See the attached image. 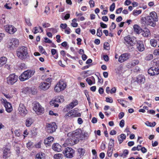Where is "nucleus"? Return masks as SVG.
Returning <instances> with one entry per match:
<instances>
[{
    "mask_svg": "<svg viewBox=\"0 0 159 159\" xmlns=\"http://www.w3.org/2000/svg\"><path fill=\"white\" fill-rule=\"evenodd\" d=\"M17 57L22 60H25L28 56V49L25 46H21L18 48L16 50Z\"/></svg>",
    "mask_w": 159,
    "mask_h": 159,
    "instance_id": "f257e3e1",
    "label": "nucleus"
},
{
    "mask_svg": "<svg viewBox=\"0 0 159 159\" xmlns=\"http://www.w3.org/2000/svg\"><path fill=\"white\" fill-rule=\"evenodd\" d=\"M86 134H88L87 133H84L83 134L81 130L80 129H78L73 132L72 133H68V136L71 135L72 138H74L76 140H78V142L80 139H82L83 138L87 136Z\"/></svg>",
    "mask_w": 159,
    "mask_h": 159,
    "instance_id": "f03ea898",
    "label": "nucleus"
},
{
    "mask_svg": "<svg viewBox=\"0 0 159 159\" xmlns=\"http://www.w3.org/2000/svg\"><path fill=\"white\" fill-rule=\"evenodd\" d=\"M124 43L126 46L129 51L131 52L134 50V46L135 43L134 39L129 35L124 38Z\"/></svg>",
    "mask_w": 159,
    "mask_h": 159,
    "instance_id": "7ed1b4c3",
    "label": "nucleus"
},
{
    "mask_svg": "<svg viewBox=\"0 0 159 159\" xmlns=\"http://www.w3.org/2000/svg\"><path fill=\"white\" fill-rule=\"evenodd\" d=\"M35 71L33 70H27L24 71L19 76V80L22 81L29 79L34 75Z\"/></svg>",
    "mask_w": 159,
    "mask_h": 159,
    "instance_id": "20e7f679",
    "label": "nucleus"
},
{
    "mask_svg": "<svg viewBox=\"0 0 159 159\" xmlns=\"http://www.w3.org/2000/svg\"><path fill=\"white\" fill-rule=\"evenodd\" d=\"M19 44V41L17 39L12 38L9 40L7 47L11 50H13L18 47Z\"/></svg>",
    "mask_w": 159,
    "mask_h": 159,
    "instance_id": "39448f33",
    "label": "nucleus"
},
{
    "mask_svg": "<svg viewBox=\"0 0 159 159\" xmlns=\"http://www.w3.org/2000/svg\"><path fill=\"white\" fill-rule=\"evenodd\" d=\"M66 86V84L62 81L58 82L54 87L55 92L59 93L65 89Z\"/></svg>",
    "mask_w": 159,
    "mask_h": 159,
    "instance_id": "423d86ee",
    "label": "nucleus"
},
{
    "mask_svg": "<svg viewBox=\"0 0 159 159\" xmlns=\"http://www.w3.org/2000/svg\"><path fill=\"white\" fill-rule=\"evenodd\" d=\"M11 148V146L9 144L3 148V158H7L10 156Z\"/></svg>",
    "mask_w": 159,
    "mask_h": 159,
    "instance_id": "0eeeda50",
    "label": "nucleus"
},
{
    "mask_svg": "<svg viewBox=\"0 0 159 159\" xmlns=\"http://www.w3.org/2000/svg\"><path fill=\"white\" fill-rule=\"evenodd\" d=\"M18 110V114L22 117L25 116L28 112L25 105L21 103L19 104Z\"/></svg>",
    "mask_w": 159,
    "mask_h": 159,
    "instance_id": "6e6552de",
    "label": "nucleus"
},
{
    "mask_svg": "<svg viewBox=\"0 0 159 159\" xmlns=\"http://www.w3.org/2000/svg\"><path fill=\"white\" fill-rule=\"evenodd\" d=\"M46 127L47 132L50 133H53L57 128V125L55 122L47 124Z\"/></svg>",
    "mask_w": 159,
    "mask_h": 159,
    "instance_id": "1a4fd4ad",
    "label": "nucleus"
},
{
    "mask_svg": "<svg viewBox=\"0 0 159 159\" xmlns=\"http://www.w3.org/2000/svg\"><path fill=\"white\" fill-rule=\"evenodd\" d=\"M75 151L71 148L67 147L63 151V153L67 158H71L73 156Z\"/></svg>",
    "mask_w": 159,
    "mask_h": 159,
    "instance_id": "9d476101",
    "label": "nucleus"
},
{
    "mask_svg": "<svg viewBox=\"0 0 159 159\" xmlns=\"http://www.w3.org/2000/svg\"><path fill=\"white\" fill-rule=\"evenodd\" d=\"M69 137L66 140L65 142V143L63 144L64 147H66L67 145H73L77 143L78 142V140H75L74 138H72L71 135L68 136Z\"/></svg>",
    "mask_w": 159,
    "mask_h": 159,
    "instance_id": "9b49d317",
    "label": "nucleus"
},
{
    "mask_svg": "<svg viewBox=\"0 0 159 159\" xmlns=\"http://www.w3.org/2000/svg\"><path fill=\"white\" fill-rule=\"evenodd\" d=\"M33 110L37 114L39 115L43 113L44 111V108L38 102L34 104Z\"/></svg>",
    "mask_w": 159,
    "mask_h": 159,
    "instance_id": "f8f14e48",
    "label": "nucleus"
},
{
    "mask_svg": "<svg viewBox=\"0 0 159 159\" xmlns=\"http://www.w3.org/2000/svg\"><path fill=\"white\" fill-rule=\"evenodd\" d=\"M17 76L15 74H11L7 78V82L8 84L12 85L17 81Z\"/></svg>",
    "mask_w": 159,
    "mask_h": 159,
    "instance_id": "ddd939ff",
    "label": "nucleus"
},
{
    "mask_svg": "<svg viewBox=\"0 0 159 159\" xmlns=\"http://www.w3.org/2000/svg\"><path fill=\"white\" fill-rule=\"evenodd\" d=\"M6 31L10 34H14L16 31V29L13 26L10 25H7L5 27Z\"/></svg>",
    "mask_w": 159,
    "mask_h": 159,
    "instance_id": "4468645a",
    "label": "nucleus"
},
{
    "mask_svg": "<svg viewBox=\"0 0 159 159\" xmlns=\"http://www.w3.org/2000/svg\"><path fill=\"white\" fill-rule=\"evenodd\" d=\"M2 101L5 107L6 111L8 112H10L12 110V107L11 104L4 99H2Z\"/></svg>",
    "mask_w": 159,
    "mask_h": 159,
    "instance_id": "2eb2a0df",
    "label": "nucleus"
},
{
    "mask_svg": "<svg viewBox=\"0 0 159 159\" xmlns=\"http://www.w3.org/2000/svg\"><path fill=\"white\" fill-rule=\"evenodd\" d=\"M130 57V55L127 53L121 54L119 57L118 61L120 63H122L128 60Z\"/></svg>",
    "mask_w": 159,
    "mask_h": 159,
    "instance_id": "dca6fc26",
    "label": "nucleus"
},
{
    "mask_svg": "<svg viewBox=\"0 0 159 159\" xmlns=\"http://www.w3.org/2000/svg\"><path fill=\"white\" fill-rule=\"evenodd\" d=\"M136 81L139 84H144L145 81V77L143 75H139L136 77Z\"/></svg>",
    "mask_w": 159,
    "mask_h": 159,
    "instance_id": "f3484780",
    "label": "nucleus"
},
{
    "mask_svg": "<svg viewBox=\"0 0 159 159\" xmlns=\"http://www.w3.org/2000/svg\"><path fill=\"white\" fill-rule=\"evenodd\" d=\"M51 83L43 82L40 84L39 87L43 90H46L48 89Z\"/></svg>",
    "mask_w": 159,
    "mask_h": 159,
    "instance_id": "a211bd4d",
    "label": "nucleus"
},
{
    "mask_svg": "<svg viewBox=\"0 0 159 159\" xmlns=\"http://www.w3.org/2000/svg\"><path fill=\"white\" fill-rule=\"evenodd\" d=\"M136 47L137 48L140 52L143 51L145 49L143 42L140 41L137 42Z\"/></svg>",
    "mask_w": 159,
    "mask_h": 159,
    "instance_id": "6ab92c4d",
    "label": "nucleus"
},
{
    "mask_svg": "<svg viewBox=\"0 0 159 159\" xmlns=\"http://www.w3.org/2000/svg\"><path fill=\"white\" fill-rule=\"evenodd\" d=\"M54 138L52 137H49L44 140V143L46 146L50 145V144L53 141Z\"/></svg>",
    "mask_w": 159,
    "mask_h": 159,
    "instance_id": "aec40b11",
    "label": "nucleus"
},
{
    "mask_svg": "<svg viewBox=\"0 0 159 159\" xmlns=\"http://www.w3.org/2000/svg\"><path fill=\"white\" fill-rule=\"evenodd\" d=\"M61 146L58 143H55L53 144L52 145V149L56 151L59 152L61 151Z\"/></svg>",
    "mask_w": 159,
    "mask_h": 159,
    "instance_id": "412c9836",
    "label": "nucleus"
},
{
    "mask_svg": "<svg viewBox=\"0 0 159 159\" xmlns=\"http://www.w3.org/2000/svg\"><path fill=\"white\" fill-rule=\"evenodd\" d=\"M78 101L77 100H73L70 104L67 105V108L68 109H72L74 107L78 105Z\"/></svg>",
    "mask_w": 159,
    "mask_h": 159,
    "instance_id": "4be33fe9",
    "label": "nucleus"
},
{
    "mask_svg": "<svg viewBox=\"0 0 159 159\" xmlns=\"http://www.w3.org/2000/svg\"><path fill=\"white\" fill-rule=\"evenodd\" d=\"M156 21L154 20L151 19L149 17H147V20L146 23V24L150 26H154L155 25V22Z\"/></svg>",
    "mask_w": 159,
    "mask_h": 159,
    "instance_id": "5701e85b",
    "label": "nucleus"
},
{
    "mask_svg": "<svg viewBox=\"0 0 159 159\" xmlns=\"http://www.w3.org/2000/svg\"><path fill=\"white\" fill-rule=\"evenodd\" d=\"M151 19L154 20L155 21H158V18L157 13L154 11L151 12L148 16Z\"/></svg>",
    "mask_w": 159,
    "mask_h": 159,
    "instance_id": "b1692460",
    "label": "nucleus"
},
{
    "mask_svg": "<svg viewBox=\"0 0 159 159\" xmlns=\"http://www.w3.org/2000/svg\"><path fill=\"white\" fill-rule=\"evenodd\" d=\"M126 138V136L124 134H121L118 137V139L119 143H121Z\"/></svg>",
    "mask_w": 159,
    "mask_h": 159,
    "instance_id": "393cba45",
    "label": "nucleus"
},
{
    "mask_svg": "<svg viewBox=\"0 0 159 159\" xmlns=\"http://www.w3.org/2000/svg\"><path fill=\"white\" fill-rule=\"evenodd\" d=\"M43 31L42 28L41 26L35 27L33 29V32L35 34L38 33H41Z\"/></svg>",
    "mask_w": 159,
    "mask_h": 159,
    "instance_id": "a878e982",
    "label": "nucleus"
},
{
    "mask_svg": "<svg viewBox=\"0 0 159 159\" xmlns=\"http://www.w3.org/2000/svg\"><path fill=\"white\" fill-rule=\"evenodd\" d=\"M33 120L30 118H27L25 121V125L27 127H30L33 123Z\"/></svg>",
    "mask_w": 159,
    "mask_h": 159,
    "instance_id": "bb28decb",
    "label": "nucleus"
},
{
    "mask_svg": "<svg viewBox=\"0 0 159 159\" xmlns=\"http://www.w3.org/2000/svg\"><path fill=\"white\" fill-rule=\"evenodd\" d=\"M133 28L134 31L138 34L140 33L142 31V30L137 25H134Z\"/></svg>",
    "mask_w": 159,
    "mask_h": 159,
    "instance_id": "cd10ccee",
    "label": "nucleus"
},
{
    "mask_svg": "<svg viewBox=\"0 0 159 159\" xmlns=\"http://www.w3.org/2000/svg\"><path fill=\"white\" fill-rule=\"evenodd\" d=\"M7 61V58L4 57H2L0 58V67L6 64Z\"/></svg>",
    "mask_w": 159,
    "mask_h": 159,
    "instance_id": "c85d7f7f",
    "label": "nucleus"
},
{
    "mask_svg": "<svg viewBox=\"0 0 159 159\" xmlns=\"http://www.w3.org/2000/svg\"><path fill=\"white\" fill-rule=\"evenodd\" d=\"M142 34L144 37H148L150 34L149 30L148 29H144L142 32Z\"/></svg>",
    "mask_w": 159,
    "mask_h": 159,
    "instance_id": "c756f323",
    "label": "nucleus"
},
{
    "mask_svg": "<svg viewBox=\"0 0 159 159\" xmlns=\"http://www.w3.org/2000/svg\"><path fill=\"white\" fill-rule=\"evenodd\" d=\"M64 101V97L62 96H58L54 99V101L57 102H62Z\"/></svg>",
    "mask_w": 159,
    "mask_h": 159,
    "instance_id": "7c9ffc66",
    "label": "nucleus"
},
{
    "mask_svg": "<svg viewBox=\"0 0 159 159\" xmlns=\"http://www.w3.org/2000/svg\"><path fill=\"white\" fill-rule=\"evenodd\" d=\"M44 154L42 152H39L36 155V159H44Z\"/></svg>",
    "mask_w": 159,
    "mask_h": 159,
    "instance_id": "2f4dec72",
    "label": "nucleus"
},
{
    "mask_svg": "<svg viewBox=\"0 0 159 159\" xmlns=\"http://www.w3.org/2000/svg\"><path fill=\"white\" fill-rule=\"evenodd\" d=\"M128 151L125 149L123 153L120 154L119 156L123 157V158H125L126 157L127 155L128 154Z\"/></svg>",
    "mask_w": 159,
    "mask_h": 159,
    "instance_id": "473e14b6",
    "label": "nucleus"
},
{
    "mask_svg": "<svg viewBox=\"0 0 159 159\" xmlns=\"http://www.w3.org/2000/svg\"><path fill=\"white\" fill-rule=\"evenodd\" d=\"M145 124L147 126L150 127H153L156 125V122H155L151 123L148 121H147L145 123Z\"/></svg>",
    "mask_w": 159,
    "mask_h": 159,
    "instance_id": "72a5a7b5",
    "label": "nucleus"
},
{
    "mask_svg": "<svg viewBox=\"0 0 159 159\" xmlns=\"http://www.w3.org/2000/svg\"><path fill=\"white\" fill-rule=\"evenodd\" d=\"M157 41L156 40L152 39L150 40V43L151 45L153 47H155L157 45Z\"/></svg>",
    "mask_w": 159,
    "mask_h": 159,
    "instance_id": "f704fd0d",
    "label": "nucleus"
},
{
    "mask_svg": "<svg viewBox=\"0 0 159 159\" xmlns=\"http://www.w3.org/2000/svg\"><path fill=\"white\" fill-rule=\"evenodd\" d=\"M141 10H135L133 11V14L135 16H137L141 14Z\"/></svg>",
    "mask_w": 159,
    "mask_h": 159,
    "instance_id": "c9c22d12",
    "label": "nucleus"
},
{
    "mask_svg": "<svg viewBox=\"0 0 159 159\" xmlns=\"http://www.w3.org/2000/svg\"><path fill=\"white\" fill-rule=\"evenodd\" d=\"M148 73L150 75H155L154 72L153 71V67H151L149 68L148 70Z\"/></svg>",
    "mask_w": 159,
    "mask_h": 159,
    "instance_id": "e433bc0d",
    "label": "nucleus"
},
{
    "mask_svg": "<svg viewBox=\"0 0 159 159\" xmlns=\"http://www.w3.org/2000/svg\"><path fill=\"white\" fill-rule=\"evenodd\" d=\"M139 63V61L138 60H134L131 62V66H134L138 65Z\"/></svg>",
    "mask_w": 159,
    "mask_h": 159,
    "instance_id": "4c0bfd02",
    "label": "nucleus"
},
{
    "mask_svg": "<svg viewBox=\"0 0 159 159\" xmlns=\"http://www.w3.org/2000/svg\"><path fill=\"white\" fill-rule=\"evenodd\" d=\"M153 71L155 75H157L159 74V66L153 67Z\"/></svg>",
    "mask_w": 159,
    "mask_h": 159,
    "instance_id": "58836bf2",
    "label": "nucleus"
},
{
    "mask_svg": "<svg viewBox=\"0 0 159 159\" xmlns=\"http://www.w3.org/2000/svg\"><path fill=\"white\" fill-rule=\"evenodd\" d=\"M102 34V29L99 28L97 29V36L100 37Z\"/></svg>",
    "mask_w": 159,
    "mask_h": 159,
    "instance_id": "ea45409f",
    "label": "nucleus"
},
{
    "mask_svg": "<svg viewBox=\"0 0 159 159\" xmlns=\"http://www.w3.org/2000/svg\"><path fill=\"white\" fill-rule=\"evenodd\" d=\"M76 19H74L72 20V23H71V25L74 27H77L78 26V24L76 22Z\"/></svg>",
    "mask_w": 159,
    "mask_h": 159,
    "instance_id": "a19ab883",
    "label": "nucleus"
},
{
    "mask_svg": "<svg viewBox=\"0 0 159 159\" xmlns=\"http://www.w3.org/2000/svg\"><path fill=\"white\" fill-rule=\"evenodd\" d=\"M62 158V154L60 153L56 154L54 156L55 159H61Z\"/></svg>",
    "mask_w": 159,
    "mask_h": 159,
    "instance_id": "79ce46f5",
    "label": "nucleus"
},
{
    "mask_svg": "<svg viewBox=\"0 0 159 159\" xmlns=\"http://www.w3.org/2000/svg\"><path fill=\"white\" fill-rule=\"evenodd\" d=\"M78 152L80 156H83L84 153V149L83 148H79L78 149Z\"/></svg>",
    "mask_w": 159,
    "mask_h": 159,
    "instance_id": "37998d69",
    "label": "nucleus"
},
{
    "mask_svg": "<svg viewBox=\"0 0 159 159\" xmlns=\"http://www.w3.org/2000/svg\"><path fill=\"white\" fill-rule=\"evenodd\" d=\"M118 102L120 103L122 106L125 107V104L126 103V101L122 100L121 99H119L117 100Z\"/></svg>",
    "mask_w": 159,
    "mask_h": 159,
    "instance_id": "c03bdc74",
    "label": "nucleus"
},
{
    "mask_svg": "<svg viewBox=\"0 0 159 159\" xmlns=\"http://www.w3.org/2000/svg\"><path fill=\"white\" fill-rule=\"evenodd\" d=\"M141 148V145H138L137 146V147H133L132 148L131 150L132 151H135L136 150H137V151H139L140 150Z\"/></svg>",
    "mask_w": 159,
    "mask_h": 159,
    "instance_id": "a18cd8bd",
    "label": "nucleus"
},
{
    "mask_svg": "<svg viewBox=\"0 0 159 159\" xmlns=\"http://www.w3.org/2000/svg\"><path fill=\"white\" fill-rule=\"evenodd\" d=\"M104 48L105 49L108 50L110 49V44L108 43H105L104 44Z\"/></svg>",
    "mask_w": 159,
    "mask_h": 159,
    "instance_id": "49530a36",
    "label": "nucleus"
},
{
    "mask_svg": "<svg viewBox=\"0 0 159 159\" xmlns=\"http://www.w3.org/2000/svg\"><path fill=\"white\" fill-rule=\"evenodd\" d=\"M153 55L152 54H149L146 57V59L147 60H151L153 59Z\"/></svg>",
    "mask_w": 159,
    "mask_h": 159,
    "instance_id": "de8ad7c7",
    "label": "nucleus"
},
{
    "mask_svg": "<svg viewBox=\"0 0 159 159\" xmlns=\"http://www.w3.org/2000/svg\"><path fill=\"white\" fill-rule=\"evenodd\" d=\"M115 7V4L113 3L110 7V11L111 12L113 11L114 10Z\"/></svg>",
    "mask_w": 159,
    "mask_h": 159,
    "instance_id": "09e8293b",
    "label": "nucleus"
},
{
    "mask_svg": "<svg viewBox=\"0 0 159 159\" xmlns=\"http://www.w3.org/2000/svg\"><path fill=\"white\" fill-rule=\"evenodd\" d=\"M86 81L88 83L89 85H91L93 84L92 80L91 77L88 78L86 79Z\"/></svg>",
    "mask_w": 159,
    "mask_h": 159,
    "instance_id": "8fccbe9b",
    "label": "nucleus"
},
{
    "mask_svg": "<svg viewBox=\"0 0 159 159\" xmlns=\"http://www.w3.org/2000/svg\"><path fill=\"white\" fill-rule=\"evenodd\" d=\"M89 3L91 7H94L95 3L93 0H90L89 2Z\"/></svg>",
    "mask_w": 159,
    "mask_h": 159,
    "instance_id": "3c124183",
    "label": "nucleus"
},
{
    "mask_svg": "<svg viewBox=\"0 0 159 159\" xmlns=\"http://www.w3.org/2000/svg\"><path fill=\"white\" fill-rule=\"evenodd\" d=\"M153 54L155 55L159 56V48L155 49L153 52Z\"/></svg>",
    "mask_w": 159,
    "mask_h": 159,
    "instance_id": "603ef678",
    "label": "nucleus"
},
{
    "mask_svg": "<svg viewBox=\"0 0 159 159\" xmlns=\"http://www.w3.org/2000/svg\"><path fill=\"white\" fill-rule=\"evenodd\" d=\"M109 140V145L111 146H114V140L112 139H110Z\"/></svg>",
    "mask_w": 159,
    "mask_h": 159,
    "instance_id": "864d4df0",
    "label": "nucleus"
},
{
    "mask_svg": "<svg viewBox=\"0 0 159 159\" xmlns=\"http://www.w3.org/2000/svg\"><path fill=\"white\" fill-rule=\"evenodd\" d=\"M27 145V147L28 148H31L33 145V143L31 142V141H30L28 142V143H27L26 144Z\"/></svg>",
    "mask_w": 159,
    "mask_h": 159,
    "instance_id": "5fc2aeb1",
    "label": "nucleus"
},
{
    "mask_svg": "<svg viewBox=\"0 0 159 159\" xmlns=\"http://www.w3.org/2000/svg\"><path fill=\"white\" fill-rule=\"evenodd\" d=\"M55 102L54 100H52V101H51L50 102V104L52 106H54V107H58L59 105L58 104L55 103L53 102Z\"/></svg>",
    "mask_w": 159,
    "mask_h": 159,
    "instance_id": "6e6d98bb",
    "label": "nucleus"
},
{
    "mask_svg": "<svg viewBox=\"0 0 159 159\" xmlns=\"http://www.w3.org/2000/svg\"><path fill=\"white\" fill-rule=\"evenodd\" d=\"M125 125V121L124 120H122L120 122L119 125L122 128Z\"/></svg>",
    "mask_w": 159,
    "mask_h": 159,
    "instance_id": "4d7b16f0",
    "label": "nucleus"
},
{
    "mask_svg": "<svg viewBox=\"0 0 159 159\" xmlns=\"http://www.w3.org/2000/svg\"><path fill=\"white\" fill-rule=\"evenodd\" d=\"M39 51L40 52L44 53L45 52V50L43 49V48L41 46L39 47Z\"/></svg>",
    "mask_w": 159,
    "mask_h": 159,
    "instance_id": "13d9d810",
    "label": "nucleus"
},
{
    "mask_svg": "<svg viewBox=\"0 0 159 159\" xmlns=\"http://www.w3.org/2000/svg\"><path fill=\"white\" fill-rule=\"evenodd\" d=\"M44 41L45 43H51L52 41L51 40H50L49 39H48L47 37H45L44 38Z\"/></svg>",
    "mask_w": 159,
    "mask_h": 159,
    "instance_id": "bf43d9fd",
    "label": "nucleus"
},
{
    "mask_svg": "<svg viewBox=\"0 0 159 159\" xmlns=\"http://www.w3.org/2000/svg\"><path fill=\"white\" fill-rule=\"evenodd\" d=\"M100 25L101 27L102 28H106L107 27V25L102 22L100 23Z\"/></svg>",
    "mask_w": 159,
    "mask_h": 159,
    "instance_id": "052dcab7",
    "label": "nucleus"
},
{
    "mask_svg": "<svg viewBox=\"0 0 159 159\" xmlns=\"http://www.w3.org/2000/svg\"><path fill=\"white\" fill-rule=\"evenodd\" d=\"M67 25L66 24H61L60 25V27L62 29H65L66 28Z\"/></svg>",
    "mask_w": 159,
    "mask_h": 159,
    "instance_id": "680f3d73",
    "label": "nucleus"
},
{
    "mask_svg": "<svg viewBox=\"0 0 159 159\" xmlns=\"http://www.w3.org/2000/svg\"><path fill=\"white\" fill-rule=\"evenodd\" d=\"M106 101L107 102L109 103H112L113 102V100L111 98H106Z\"/></svg>",
    "mask_w": 159,
    "mask_h": 159,
    "instance_id": "e2e57ef3",
    "label": "nucleus"
},
{
    "mask_svg": "<svg viewBox=\"0 0 159 159\" xmlns=\"http://www.w3.org/2000/svg\"><path fill=\"white\" fill-rule=\"evenodd\" d=\"M124 113L123 112H120L118 115V118L120 119H122L124 116Z\"/></svg>",
    "mask_w": 159,
    "mask_h": 159,
    "instance_id": "0e129e2a",
    "label": "nucleus"
},
{
    "mask_svg": "<svg viewBox=\"0 0 159 159\" xmlns=\"http://www.w3.org/2000/svg\"><path fill=\"white\" fill-rule=\"evenodd\" d=\"M123 10V8L122 7H120L119 8H118L116 9V13L117 14H119Z\"/></svg>",
    "mask_w": 159,
    "mask_h": 159,
    "instance_id": "69168bd1",
    "label": "nucleus"
},
{
    "mask_svg": "<svg viewBox=\"0 0 159 159\" xmlns=\"http://www.w3.org/2000/svg\"><path fill=\"white\" fill-rule=\"evenodd\" d=\"M73 116L74 117H78L81 116V114L79 112H76L74 113H73Z\"/></svg>",
    "mask_w": 159,
    "mask_h": 159,
    "instance_id": "338daca9",
    "label": "nucleus"
},
{
    "mask_svg": "<svg viewBox=\"0 0 159 159\" xmlns=\"http://www.w3.org/2000/svg\"><path fill=\"white\" fill-rule=\"evenodd\" d=\"M41 144V142L40 141L35 145V147L37 148H40Z\"/></svg>",
    "mask_w": 159,
    "mask_h": 159,
    "instance_id": "774afa93",
    "label": "nucleus"
}]
</instances>
